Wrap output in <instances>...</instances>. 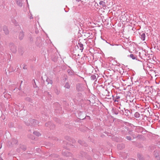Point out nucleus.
<instances>
[{"instance_id":"obj_5","label":"nucleus","mask_w":160,"mask_h":160,"mask_svg":"<svg viewBox=\"0 0 160 160\" xmlns=\"http://www.w3.org/2000/svg\"><path fill=\"white\" fill-rule=\"evenodd\" d=\"M130 57L133 59H135L136 58L132 54H131L130 55Z\"/></svg>"},{"instance_id":"obj_2","label":"nucleus","mask_w":160,"mask_h":160,"mask_svg":"<svg viewBox=\"0 0 160 160\" xmlns=\"http://www.w3.org/2000/svg\"><path fill=\"white\" fill-rule=\"evenodd\" d=\"M64 87L66 88H69L70 87V86L68 83L67 82L65 83Z\"/></svg>"},{"instance_id":"obj_9","label":"nucleus","mask_w":160,"mask_h":160,"mask_svg":"<svg viewBox=\"0 0 160 160\" xmlns=\"http://www.w3.org/2000/svg\"><path fill=\"white\" fill-rule=\"evenodd\" d=\"M20 34L23 37V34L22 33H21V34Z\"/></svg>"},{"instance_id":"obj_7","label":"nucleus","mask_w":160,"mask_h":160,"mask_svg":"<svg viewBox=\"0 0 160 160\" xmlns=\"http://www.w3.org/2000/svg\"><path fill=\"white\" fill-rule=\"evenodd\" d=\"M127 138L128 140H131V138L130 137V136H127Z\"/></svg>"},{"instance_id":"obj_3","label":"nucleus","mask_w":160,"mask_h":160,"mask_svg":"<svg viewBox=\"0 0 160 160\" xmlns=\"http://www.w3.org/2000/svg\"><path fill=\"white\" fill-rule=\"evenodd\" d=\"M145 35L144 33H143L141 36V39H142L143 41H144L145 40Z\"/></svg>"},{"instance_id":"obj_6","label":"nucleus","mask_w":160,"mask_h":160,"mask_svg":"<svg viewBox=\"0 0 160 160\" xmlns=\"http://www.w3.org/2000/svg\"><path fill=\"white\" fill-rule=\"evenodd\" d=\"M139 114L138 113V112H136L135 114V116L136 117L137 116L138 117V116H139Z\"/></svg>"},{"instance_id":"obj_1","label":"nucleus","mask_w":160,"mask_h":160,"mask_svg":"<svg viewBox=\"0 0 160 160\" xmlns=\"http://www.w3.org/2000/svg\"><path fill=\"white\" fill-rule=\"evenodd\" d=\"M99 4L100 5V7H105L106 4L105 2L103 1H101L99 2Z\"/></svg>"},{"instance_id":"obj_4","label":"nucleus","mask_w":160,"mask_h":160,"mask_svg":"<svg viewBox=\"0 0 160 160\" xmlns=\"http://www.w3.org/2000/svg\"><path fill=\"white\" fill-rule=\"evenodd\" d=\"M33 134L37 136H40L41 135V134L40 133L38 132H33Z\"/></svg>"},{"instance_id":"obj_8","label":"nucleus","mask_w":160,"mask_h":160,"mask_svg":"<svg viewBox=\"0 0 160 160\" xmlns=\"http://www.w3.org/2000/svg\"><path fill=\"white\" fill-rule=\"evenodd\" d=\"M83 45L82 44L80 45V47L81 48V49H83V48L82 47Z\"/></svg>"}]
</instances>
